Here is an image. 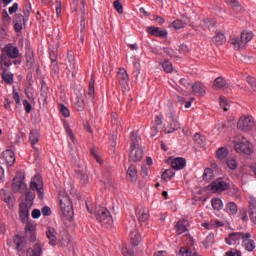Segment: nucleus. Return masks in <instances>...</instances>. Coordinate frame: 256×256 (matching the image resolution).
I'll list each match as a JSON object with an SVG mask.
<instances>
[{
    "mask_svg": "<svg viewBox=\"0 0 256 256\" xmlns=\"http://www.w3.org/2000/svg\"><path fill=\"white\" fill-rule=\"evenodd\" d=\"M29 204L20 203L19 204V217L22 223H29V211H31Z\"/></svg>",
    "mask_w": 256,
    "mask_h": 256,
    "instance_id": "obj_12",
    "label": "nucleus"
},
{
    "mask_svg": "<svg viewBox=\"0 0 256 256\" xmlns=\"http://www.w3.org/2000/svg\"><path fill=\"white\" fill-rule=\"evenodd\" d=\"M173 177H175V172H173L171 169L165 170L162 173L163 181H169V179H173Z\"/></svg>",
    "mask_w": 256,
    "mask_h": 256,
    "instance_id": "obj_40",
    "label": "nucleus"
},
{
    "mask_svg": "<svg viewBox=\"0 0 256 256\" xmlns=\"http://www.w3.org/2000/svg\"><path fill=\"white\" fill-rule=\"evenodd\" d=\"M143 159V149L141 148H132L130 152L129 161L132 163H137Z\"/></svg>",
    "mask_w": 256,
    "mask_h": 256,
    "instance_id": "obj_16",
    "label": "nucleus"
},
{
    "mask_svg": "<svg viewBox=\"0 0 256 256\" xmlns=\"http://www.w3.org/2000/svg\"><path fill=\"white\" fill-rule=\"evenodd\" d=\"M12 99L15 101L16 105H21V98L19 97V92H17L15 87L13 88Z\"/></svg>",
    "mask_w": 256,
    "mask_h": 256,
    "instance_id": "obj_46",
    "label": "nucleus"
},
{
    "mask_svg": "<svg viewBox=\"0 0 256 256\" xmlns=\"http://www.w3.org/2000/svg\"><path fill=\"white\" fill-rule=\"evenodd\" d=\"M224 256H241V251L236 250V251H228L225 253Z\"/></svg>",
    "mask_w": 256,
    "mask_h": 256,
    "instance_id": "obj_63",
    "label": "nucleus"
},
{
    "mask_svg": "<svg viewBox=\"0 0 256 256\" xmlns=\"http://www.w3.org/2000/svg\"><path fill=\"white\" fill-rule=\"evenodd\" d=\"M64 129L68 139L72 141V143H75V134L73 133V129H71V126L68 123H64Z\"/></svg>",
    "mask_w": 256,
    "mask_h": 256,
    "instance_id": "obj_36",
    "label": "nucleus"
},
{
    "mask_svg": "<svg viewBox=\"0 0 256 256\" xmlns=\"http://www.w3.org/2000/svg\"><path fill=\"white\" fill-rule=\"evenodd\" d=\"M2 21L3 23H11V16H9L7 10L2 11Z\"/></svg>",
    "mask_w": 256,
    "mask_h": 256,
    "instance_id": "obj_50",
    "label": "nucleus"
},
{
    "mask_svg": "<svg viewBox=\"0 0 256 256\" xmlns=\"http://www.w3.org/2000/svg\"><path fill=\"white\" fill-rule=\"evenodd\" d=\"M89 99H95V80L91 79L88 88Z\"/></svg>",
    "mask_w": 256,
    "mask_h": 256,
    "instance_id": "obj_39",
    "label": "nucleus"
},
{
    "mask_svg": "<svg viewBox=\"0 0 256 256\" xmlns=\"http://www.w3.org/2000/svg\"><path fill=\"white\" fill-rule=\"evenodd\" d=\"M25 176H23V174L18 173L14 179H13V183H12V189L14 191V193H23V191H25V189H27V184H25Z\"/></svg>",
    "mask_w": 256,
    "mask_h": 256,
    "instance_id": "obj_6",
    "label": "nucleus"
},
{
    "mask_svg": "<svg viewBox=\"0 0 256 256\" xmlns=\"http://www.w3.org/2000/svg\"><path fill=\"white\" fill-rule=\"evenodd\" d=\"M127 177L130 181H137V167L135 165H130L127 170Z\"/></svg>",
    "mask_w": 256,
    "mask_h": 256,
    "instance_id": "obj_27",
    "label": "nucleus"
},
{
    "mask_svg": "<svg viewBox=\"0 0 256 256\" xmlns=\"http://www.w3.org/2000/svg\"><path fill=\"white\" fill-rule=\"evenodd\" d=\"M179 83L180 85H183V87H191V83L185 78L180 79Z\"/></svg>",
    "mask_w": 256,
    "mask_h": 256,
    "instance_id": "obj_64",
    "label": "nucleus"
},
{
    "mask_svg": "<svg viewBox=\"0 0 256 256\" xmlns=\"http://www.w3.org/2000/svg\"><path fill=\"white\" fill-rule=\"evenodd\" d=\"M141 141V137L137 135V133L132 132L131 134V149H139V143Z\"/></svg>",
    "mask_w": 256,
    "mask_h": 256,
    "instance_id": "obj_35",
    "label": "nucleus"
},
{
    "mask_svg": "<svg viewBox=\"0 0 256 256\" xmlns=\"http://www.w3.org/2000/svg\"><path fill=\"white\" fill-rule=\"evenodd\" d=\"M35 191H37L38 198L43 199L45 193L43 192V179L40 176H34L30 182V190L27 191L25 202H22L30 207H33L35 201Z\"/></svg>",
    "mask_w": 256,
    "mask_h": 256,
    "instance_id": "obj_1",
    "label": "nucleus"
},
{
    "mask_svg": "<svg viewBox=\"0 0 256 256\" xmlns=\"http://www.w3.org/2000/svg\"><path fill=\"white\" fill-rule=\"evenodd\" d=\"M179 53H181V55H185V54L189 53V47L185 44L180 45Z\"/></svg>",
    "mask_w": 256,
    "mask_h": 256,
    "instance_id": "obj_55",
    "label": "nucleus"
},
{
    "mask_svg": "<svg viewBox=\"0 0 256 256\" xmlns=\"http://www.w3.org/2000/svg\"><path fill=\"white\" fill-rule=\"evenodd\" d=\"M225 211L228 215H235L238 213L239 209L237 208V204L235 202H228L225 207Z\"/></svg>",
    "mask_w": 256,
    "mask_h": 256,
    "instance_id": "obj_32",
    "label": "nucleus"
},
{
    "mask_svg": "<svg viewBox=\"0 0 256 256\" xmlns=\"http://www.w3.org/2000/svg\"><path fill=\"white\" fill-rule=\"evenodd\" d=\"M211 203L213 209H215L216 211H221V209H223V200L219 198H214L211 200Z\"/></svg>",
    "mask_w": 256,
    "mask_h": 256,
    "instance_id": "obj_37",
    "label": "nucleus"
},
{
    "mask_svg": "<svg viewBox=\"0 0 256 256\" xmlns=\"http://www.w3.org/2000/svg\"><path fill=\"white\" fill-rule=\"evenodd\" d=\"M213 228L219 229V227H224L225 223L219 221V220H212Z\"/></svg>",
    "mask_w": 256,
    "mask_h": 256,
    "instance_id": "obj_56",
    "label": "nucleus"
},
{
    "mask_svg": "<svg viewBox=\"0 0 256 256\" xmlns=\"http://www.w3.org/2000/svg\"><path fill=\"white\" fill-rule=\"evenodd\" d=\"M14 76L13 73L9 72L7 69H3L2 72V79L7 83L8 85H13L14 82Z\"/></svg>",
    "mask_w": 256,
    "mask_h": 256,
    "instance_id": "obj_29",
    "label": "nucleus"
},
{
    "mask_svg": "<svg viewBox=\"0 0 256 256\" xmlns=\"http://www.w3.org/2000/svg\"><path fill=\"white\" fill-rule=\"evenodd\" d=\"M153 20L156 21V23H158L159 25H163V23H165V18L161 16L154 15Z\"/></svg>",
    "mask_w": 256,
    "mask_h": 256,
    "instance_id": "obj_59",
    "label": "nucleus"
},
{
    "mask_svg": "<svg viewBox=\"0 0 256 256\" xmlns=\"http://www.w3.org/2000/svg\"><path fill=\"white\" fill-rule=\"evenodd\" d=\"M147 32L149 35H153L154 37H167L168 32L167 30H161L159 27L151 26L147 28Z\"/></svg>",
    "mask_w": 256,
    "mask_h": 256,
    "instance_id": "obj_21",
    "label": "nucleus"
},
{
    "mask_svg": "<svg viewBox=\"0 0 256 256\" xmlns=\"http://www.w3.org/2000/svg\"><path fill=\"white\" fill-rule=\"evenodd\" d=\"M234 149L239 155H251L255 148L249 139L240 136L238 140H234Z\"/></svg>",
    "mask_w": 256,
    "mask_h": 256,
    "instance_id": "obj_2",
    "label": "nucleus"
},
{
    "mask_svg": "<svg viewBox=\"0 0 256 256\" xmlns=\"http://www.w3.org/2000/svg\"><path fill=\"white\" fill-rule=\"evenodd\" d=\"M229 42H230V45H233L236 51H239V49L245 48V46L243 45V42L239 41V38L235 36H230Z\"/></svg>",
    "mask_w": 256,
    "mask_h": 256,
    "instance_id": "obj_31",
    "label": "nucleus"
},
{
    "mask_svg": "<svg viewBox=\"0 0 256 256\" xmlns=\"http://www.w3.org/2000/svg\"><path fill=\"white\" fill-rule=\"evenodd\" d=\"M227 87V80L223 77H218L214 80V89H225Z\"/></svg>",
    "mask_w": 256,
    "mask_h": 256,
    "instance_id": "obj_33",
    "label": "nucleus"
},
{
    "mask_svg": "<svg viewBox=\"0 0 256 256\" xmlns=\"http://www.w3.org/2000/svg\"><path fill=\"white\" fill-rule=\"evenodd\" d=\"M162 67L165 71V73H173V63L171 61L167 60L162 63Z\"/></svg>",
    "mask_w": 256,
    "mask_h": 256,
    "instance_id": "obj_42",
    "label": "nucleus"
},
{
    "mask_svg": "<svg viewBox=\"0 0 256 256\" xmlns=\"http://www.w3.org/2000/svg\"><path fill=\"white\" fill-rule=\"evenodd\" d=\"M214 241L215 235L213 233H210L203 241V245L204 247H210V245H213Z\"/></svg>",
    "mask_w": 256,
    "mask_h": 256,
    "instance_id": "obj_41",
    "label": "nucleus"
},
{
    "mask_svg": "<svg viewBox=\"0 0 256 256\" xmlns=\"http://www.w3.org/2000/svg\"><path fill=\"white\" fill-rule=\"evenodd\" d=\"M181 125L179 124V121L176 119L170 120L169 127L165 129V133H174V131H177Z\"/></svg>",
    "mask_w": 256,
    "mask_h": 256,
    "instance_id": "obj_28",
    "label": "nucleus"
},
{
    "mask_svg": "<svg viewBox=\"0 0 256 256\" xmlns=\"http://www.w3.org/2000/svg\"><path fill=\"white\" fill-rule=\"evenodd\" d=\"M242 247L249 253H253V251H255L256 243L255 240L251 239V233L246 232L244 234V238H242Z\"/></svg>",
    "mask_w": 256,
    "mask_h": 256,
    "instance_id": "obj_8",
    "label": "nucleus"
},
{
    "mask_svg": "<svg viewBox=\"0 0 256 256\" xmlns=\"http://www.w3.org/2000/svg\"><path fill=\"white\" fill-rule=\"evenodd\" d=\"M41 213L44 217H49L51 215V208L49 206H44Z\"/></svg>",
    "mask_w": 256,
    "mask_h": 256,
    "instance_id": "obj_53",
    "label": "nucleus"
},
{
    "mask_svg": "<svg viewBox=\"0 0 256 256\" xmlns=\"http://www.w3.org/2000/svg\"><path fill=\"white\" fill-rule=\"evenodd\" d=\"M237 127L245 133L253 131V127H255V120L253 119V116L242 115L238 120Z\"/></svg>",
    "mask_w": 256,
    "mask_h": 256,
    "instance_id": "obj_5",
    "label": "nucleus"
},
{
    "mask_svg": "<svg viewBox=\"0 0 256 256\" xmlns=\"http://www.w3.org/2000/svg\"><path fill=\"white\" fill-rule=\"evenodd\" d=\"M117 81L122 91H129V74L125 68H120L117 73Z\"/></svg>",
    "mask_w": 256,
    "mask_h": 256,
    "instance_id": "obj_7",
    "label": "nucleus"
},
{
    "mask_svg": "<svg viewBox=\"0 0 256 256\" xmlns=\"http://www.w3.org/2000/svg\"><path fill=\"white\" fill-rule=\"evenodd\" d=\"M245 237V232H233L225 238L227 245H239L243 238Z\"/></svg>",
    "mask_w": 256,
    "mask_h": 256,
    "instance_id": "obj_10",
    "label": "nucleus"
},
{
    "mask_svg": "<svg viewBox=\"0 0 256 256\" xmlns=\"http://www.w3.org/2000/svg\"><path fill=\"white\" fill-rule=\"evenodd\" d=\"M192 91H194V93H196L197 95H205V85H203V83L201 82H196L193 86H192Z\"/></svg>",
    "mask_w": 256,
    "mask_h": 256,
    "instance_id": "obj_30",
    "label": "nucleus"
},
{
    "mask_svg": "<svg viewBox=\"0 0 256 256\" xmlns=\"http://www.w3.org/2000/svg\"><path fill=\"white\" fill-rule=\"evenodd\" d=\"M212 193H223L229 189V184L223 180H216L210 184Z\"/></svg>",
    "mask_w": 256,
    "mask_h": 256,
    "instance_id": "obj_11",
    "label": "nucleus"
},
{
    "mask_svg": "<svg viewBox=\"0 0 256 256\" xmlns=\"http://www.w3.org/2000/svg\"><path fill=\"white\" fill-rule=\"evenodd\" d=\"M23 105L26 113H31V109H32L31 103H29V101L27 100H23Z\"/></svg>",
    "mask_w": 256,
    "mask_h": 256,
    "instance_id": "obj_58",
    "label": "nucleus"
},
{
    "mask_svg": "<svg viewBox=\"0 0 256 256\" xmlns=\"http://www.w3.org/2000/svg\"><path fill=\"white\" fill-rule=\"evenodd\" d=\"M202 227H204V229H207V230L214 229L213 228V220H211L210 222L202 223Z\"/></svg>",
    "mask_w": 256,
    "mask_h": 256,
    "instance_id": "obj_62",
    "label": "nucleus"
},
{
    "mask_svg": "<svg viewBox=\"0 0 256 256\" xmlns=\"http://www.w3.org/2000/svg\"><path fill=\"white\" fill-rule=\"evenodd\" d=\"M213 43L216 44L217 47L221 45H225L227 43V38L225 37V34L223 33H217L215 37L212 38Z\"/></svg>",
    "mask_w": 256,
    "mask_h": 256,
    "instance_id": "obj_26",
    "label": "nucleus"
},
{
    "mask_svg": "<svg viewBox=\"0 0 256 256\" xmlns=\"http://www.w3.org/2000/svg\"><path fill=\"white\" fill-rule=\"evenodd\" d=\"M12 59L13 58H11V56H8L7 54L1 52V54H0L1 69H7L8 67H11V65H13Z\"/></svg>",
    "mask_w": 256,
    "mask_h": 256,
    "instance_id": "obj_22",
    "label": "nucleus"
},
{
    "mask_svg": "<svg viewBox=\"0 0 256 256\" xmlns=\"http://www.w3.org/2000/svg\"><path fill=\"white\" fill-rule=\"evenodd\" d=\"M226 165L232 171H235V169L239 167V162H237V159H235L234 157H228L226 159Z\"/></svg>",
    "mask_w": 256,
    "mask_h": 256,
    "instance_id": "obj_34",
    "label": "nucleus"
},
{
    "mask_svg": "<svg viewBox=\"0 0 256 256\" xmlns=\"http://www.w3.org/2000/svg\"><path fill=\"white\" fill-rule=\"evenodd\" d=\"M46 236L49 239V245L55 247V245H57V231H55L53 228H48L46 231Z\"/></svg>",
    "mask_w": 256,
    "mask_h": 256,
    "instance_id": "obj_23",
    "label": "nucleus"
},
{
    "mask_svg": "<svg viewBox=\"0 0 256 256\" xmlns=\"http://www.w3.org/2000/svg\"><path fill=\"white\" fill-rule=\"evenodd\" d=\"M203 179H204L205 181H209V180L213 179V169H211V168H206V169L204 170V173H203Z\"/></svg>",
    "mask_w": 256,
    "mask_h": 256,
    "instance_id": "obj_43",
    "label": "nucleus"
},
{
    "mask_svg": "<svg viewBox=\"0 0 256 256\" xmlns=\"http://www.w3.org/2000/svg\"><path fill=\"white\" fill-rule=\"evenodd\" d=\"M130 241L134 247H137L141 241V234H139L137 226H134L132 229H130Z\"/></svg>",
    "mask_w": 256,
    "mask_h": 256,
    "instance_id": "obj_18",
    "label": "nucleus"
},
{
    "mask_svg": "<svg viewBox=\"0 0 256 256\" xmlns=\"http://www.w3.org/2000/svg\"><path fill=\"white\" fill-rule=\"evenodd\" d=\"M114 9L120 14L123 13V4L119 0L114 1Z\"/></svg>",
    "mask_w": 256,
    "mask_h": 256,
    "instance_id": "obj_51",
    "label": "nucleus"
},
{
    "mask_svg": "<svg viewBox=\"0 0 256 256\" xmlns=\"http://www.w3.org/2000/svg\"><path fill=\"white\" fill-rule=\"evenodd\" d=\"M19 9V4L15 2L11 7L8 9V13L10 15H13V13H17V10Z\"/></svg>",
    "mask_w": 256,
    "mask_h": 256,
    "instance_id": "obj_52",
    "label": "nucleus"
},
{
    "mask_svg": "<svg viewBox=\"0 0 256 256\" xmlns=\"http://www.w3.org/2000/svg\"><path fill=\"white\" fill-rule=\"evenodd\" d=\"M40 139H41V132H39V130L34 129L30 131L29 141L34 151H39V148L37 147V143H39Z\"/></svg>",
    "mask_w": 256,
    "mask_h": 256,
    "instance_id": "obj_13",
    "label": "nucleus"
},
{
    "mask_svg": "<svg viewBox=\"0 0 256 256\" xmlns=\"http://www.w3.org/2000/svg\"><path fill=\"white\" fill-rule=\"evenodd\" d=\"M216 157L219 161H225L229 157V148L220 147L216 150Z\"/></svg>",
    "mask_w": 256,
    "mask_h": 256,
    "instance_id": "obj_24",
    "label": "nucleus"
},
{
    "mask_svg": "<svg viewBox=\"0 0 256 256\" xmlns=\"http://www.w3.org/2000/svg\"><path fill=\"white\" fill-rule=\"evenodd\" d=\"M247 83L250 85L253 91L256 93V79L253 76H248L246 78Z\"/></svg>",
    "mask_w": 256,
    "mask_h": 256,
    "instance_id": "obj_45",
    "label": "nucleus"
},
{
    "mask_svg": "<svg viewBox=\"0 0 256 256\" xmlns=\"http://www.w3.org/2000/svg\"><path fill=\"white\" fill-rule=\"evenodd\" d=\"M58 199L62 216L69 219V217L73 216V204L71 203V198L67 193L62 192L59 194Z\"/></svg>",
    "mask_w": 256,
    "mask_h": 256,
    "instance_id": "obj_4",
    "label": "nucleus"
},
{
    "mask_svg": "<svg viewBox=\"0 0 256 256\" xmlns=\"http://www.w3.org/2000/svg\"><path fill=\"white\" fill-rule=\"evenodd\" d=\"M60 111L64 117H70V115H71L69 108H67V106H65V104H60Z\"/></svg>",
    "mask_w": 256,
    "mask_h": 256,
    "instance_id": "obj_47",
    "label": "nucleus"
},
{
    "mask_svg": "<svg viewBox=\"0 0 256 256\" xmlns=\"http://www.w3.org/2000/svg\"><path fill=\"white\" fill-rule=\"evenodd\" d=\"M189 222L187 220H179L175 225L177 235H183V233H187L189 231Z\"/></svg>",
    "mask_w": 256,
    "mask_h": 256,
    "instance_id": "obj_20",
    "label": "nucleus"
},
{
    "mask_svg": "<svg viewBox=\"0 0 256 256\" xmlns=\"http://www.w3.org/2000/svg\"><path fill=\"white\" fill-rule=\"evenodd\" d=\"M167 117H168L170 120L177 119V110H176V109H173V108H170V109L167 111Z\"/></svg>",
    "mask_w": 256,
    "mask_h": 256,
    "instance_id": "obj_48",
    "label": "nucleus"
},
{
    "mask_svg": "<svg viewBox=\"0 0 256 256\" xmlns=\"http://www.w3.org/2000/svg\"><path fill=\"white\" fill-rule=\"evenodd\" d=\"M187 165V160L183 157H178L172 160L171 167L175 169V171H181V169H185Z\"/></svg>",
    "mask_w": 256,
    "mask_h": 256,
    "instance_id": "obj_17",
    "label": "nucleus"
},
{
    "mask_svg": "<svg viewBox=\"0 0 256 256\" xmlns=\"http://www.w3.org/2000/svg\"><path fill=\"white\" fill-rule=\"evenodd\" d=\"M171 26L174 28V29H183V27H185V23L183 22V20L181 19H177L175 21L172 22Z\"/></svg>",
    "mask_w": 256,
    "mask_h": 256,
    "instance_id": "obj_44",
    "label": "nucleus"
},
{
    "mask_svg": "<svg viewBox=\"0 0 256 256\" xmlns=\"http://www.w3.org/2000/svg\"><path fill=\"white\" fill-rule=\"evenodd\" d=\"M2 159L4 161V163H6V165H8L9 167H11V165L15 164V152H13L12 150H5L2 153Z\"/></svg>",
    "mask_w": 256,
    "mask_h": 256,
    "instance_id": "obj_15",
    "label": "nucleus"
},
{
    "mask_svg": "<svg viewBox=\"0 0 256 256\" xmlns=\"http://www.w3.org/2000/svg\"><path fill=\"white\" fill-rule=\"evenodd\" d=\"M241 43L244 47H247V43L253 40V33L251 31H243L240 36Z\"/></svg>",
    "mask_w": 256,
    "mask_h": 256,
    "instance_id": "obj_25",
    "label": "nucleus"
},
{
    "mask_svg": "<svg viewBox=\"0 0 256 256\" xmlns=\"http://www.w3.org/2000/svg\"><path fill=\"white\" fill-rule=\"evenodd\" d=\"M250 219L256 225V201L250 203Z\"/></svg>",
    "mask_w": 256,
    "mask_h": 256,
    "instance_id": "obj_38",
    "label": "nucleus"
},
{
    "mask_svg": "<svg viewBox=\"0 0 256 256\" xmlns=\"http://www.w3.org/2000/svg\"><path fill=\"white\" fill-rule=\"evenodd\" d=\"M178 256H191V250L188 247H183L180 249Z\"/></svg>",
    "mask_w": 256,
    "mask_h": 256,
    "instance_id": "obj_49",
    "label": "nucleus"
},
{
    "mask_svg": "<svg viewBox=\"0 0 256 256\" xmlns=\"http://www.w3.org/2000/svg\"><path fill=\"white\" fill-rule=\"evenodd\" d=\"M94 215L102 227H110V225H113V217H111V212H109L107 208L96 206Z\"/></svg>",
    "mask_w": 256,
    "mask_h": 256,
    "instance_id": "obj_3",
    "label": "nucleus"
},
{
    "mask_svg": "<svg viewBox=\"0 0 256 256\" xmlns=\"http://www.w3.org/2000/svg\"><path fill=\"white\" fill-rule=\"evenodd\" d=\"M211 25H212L211 20L209 19L203 20L202 27L204 29H211Z\"/></svg>",
    "mask_w": 256,
    "mask_h": 256,
    "instance_id": "obj_61",
    "label": "nucleus"
},
{
    "mask_svg": "<svg viewBox=\"0 0 256 256\" xmlns=\"http://www.w3.org/2000/svg\"><path fill=\"white\" fill-rule=\"evenodd\" d=\"M31 217L32 219H39V217H41V210L39 209H33L32 213H31Z\"/></svg>",
    "mask_w": 256,
    "mask_h": 256,
    "instance_id": "obj_54",
    "label": "nucleus"
},
{
    "mask_svg": "<svg viewBox=\"0 0 256 256\" xmlns=\"http://www.w3.org/2000/svg\"><path fill=\"white\" fill-rule=\"evenodd\" d=\"M225 1L228 5H230V7H232V9H235V7H239V1L237 0H225Z\"/></svg>",
    "mask_w": 256,
    "mask_h": 256,
    "instance_id": "obj_57",
    "label": "nucleus"
},
{
    "mask_svg": "<svg viewBox=\"0 0 256 256\" xmlns=\"http://www.w3.org/2000/svg\"><path fill=\"white\" fill-rule=\"evenodd\" d=\"M85 93H80L74 100V109L76 111H83L85 109Z\"/></svg>",
    "mask_w": 256,
    "mask_h": 256,
    "instance_id": "obj_19",
    "label": "nucleus"
},
{
    "mask_svg": "<svg viewBox=\"0 0 256 256\" xmlns=\"http://www.w3.org/2000/svg\"><path fill=\"white\" fill-rule=\"evenodd\" d=\"M1 52L4 53V55H7L8 57H11V59H18L19 55V48L17 46H14L13 44L9 43L6 44L2 49Z\"/></svg>",
    "mask_w": 256,
    "mask_h": 256,
    "instance_id": "obj_9",
    "label": "nucleus"
},
{
    "mask_svg": "<svg viewBox=\"0 0 256 256\" xmlns=\"http://www.w3.org/2000/svg\"><path fill=\"white\" fill-rule=\"evenodd\" d=\"M122 253H123L124 256H133V255H135V252L133 250L127 248V247L123 249Z\"/></svg>",
    "mask_w": 256,
    "mask_h": 256,
    "instance_id": "obj_60",
    "label": "nucleus"
},
{
    "mask_svg": "<svg viewBox=\"0 0 256 256\" xmlns=\"http://www.w3.org/2000/svg\"><path fill=\"white\" fill-rule=\"evenodd\" d=\"M136 217L140 223H145L149 221V210L143 206H138L136 208Z\"/></svg>",
    "mask_w": 256,
    "mask_h": 256,
    "instance_id": "obj_14",
    "label": "nucleus"
}]
</instances>
